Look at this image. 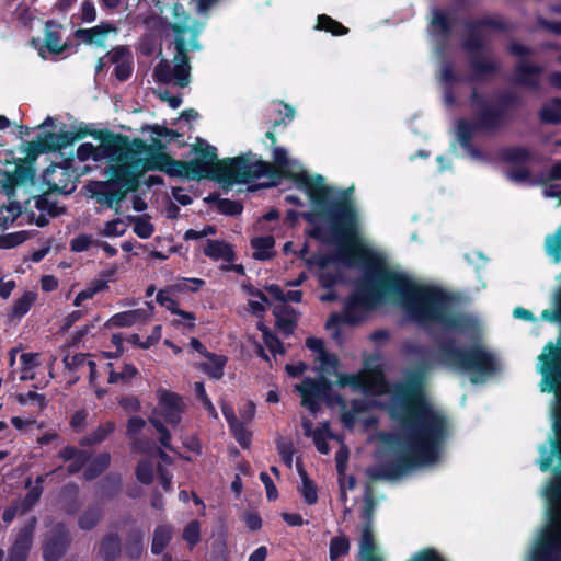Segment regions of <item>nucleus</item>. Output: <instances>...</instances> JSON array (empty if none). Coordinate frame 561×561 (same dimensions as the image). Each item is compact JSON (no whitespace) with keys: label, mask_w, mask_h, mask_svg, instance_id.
Masks as SVG:
<instances>
[{"label":"nucleus","mask_w":561,"mask_h":561,"mask_svg":"<svg viewBox=\"0 0 561 561\" xmlns=\"http://www.w3.org/2000/svg\"><path fill=\"white\" fill-rule=\"evenodd\" d=\"M430 367L410 370L402 382L392 386L389 414L401 426L400 433H382L387 446L380 467L366 470L371 481H398L425 466L436 465L450 436L446 414L430 401L425 387Z\"/></svg>","instance_id":"obj_1"},{"label":"nucleus","mask_w":561,"mask_h":561,"mask_svg":"<svg viewBox=\"0 0 561 561\" xmlns=\"http://www.w3.org/2000/svg\"><path fill=\"white\" fill-rule=\"evenodd\" d=\"M381 300L401 306L420 323H437L461 333L477 329V321L456 311L453 299L446 293L420 285L405 274L387 268L377 270L374 279L367 274L359 280L356 290L345 300L343 313H332L325 328L334 330L332 336L337 339L340 323L354 325L362 322Z\"/></svg>","instance_id":"obj_2"},{"label":"nucleus","mask_w":561,"mask_h":561,"mask_svg":"<svg viewBox=\"0 0 561 561\" xmlns=\"http://www.w3.org/2000/svg\"><path fill=\"white\" fill-rule=\"evenodd\" d=\"M148 149L147 144L135 138L131 142L126 136V149L122 150L121 162L111 163L118 178L140 179L147 171L160 170L171 175L184 176L190 180L210 179L222 183L224 190L231 188L233 183H247L252 179L268 174L272 165L262 160H254L251 152L237 158L219 160L216 148L198 139L192 151L201 154L190 161L174 160L164 152H150L146 158L140 154Z\"/></svg>","instance_id":"obj_3"},{"label":"nucleus","mask_w":561,"mask_h":561,"mask_svg":"<svg viewBox=\"0 0 561 561\" xmlns=\"http://www.w3.org/2000/svg\"><path fill=\"white\" fill-rule=\"evenodd\" d=\"M297 181L304 185L312 204V211H305L302 218L314 224L318 217L332 222L335 229L345 234H352L358 222V213L351 194L354 187L339 191L324 183L322 175L310 176L308 173L299 174Z\"/></svg>","instance_id":"obj_4"},{"label":"nucleus","mask_w":561,"mask_h":561,"mask_svg":"<svg viewBox=\"0 0 561 561\" xmlns=\"http://www.w3.org/2000/svg\"><path fill=\"white\" fill-rule=\"evenodd\" d=\"M174 21L170 27L175 35L173 66L169 60L162 59L153 69V77L162 83L173 82L180 88H186L191 82V65L188 50H199L198 36L204 23L191 18L184 8L175 3L172 8Z\"/></svg>","instance_id":"obj_5"},{"label":"nucleus","mask_w":561,"mask_h":561,"mask_svg":"<svg viewBox=\"0 0 561 561\" xmlns=\"http://www.w3.org/2000/svg\"><path fill=\"white\" fill-rule=\"evenodd\" d=\"M552 348V342H549L539 355L537 365V369L542 376L539 383L540 391L554 394L550 404L552 435L548 438L549 449L547 445L540 446L541 458L538 463L541 471H548L554 458H559L560 463L556 472L560 481L553 483L561 484V348L551 352Z\"/></svg>","instance_id":"obj_6"},{"label":"nucleus","mask_w":561,"mask_h":561,"mask_svg":"<svg viewBox=\"0 0 561 561\" xmlns=\"http://www.w3.org/2000/svg\"><path fill=\"white\" fill-rule=\"evenodd\" d=\"M490 26H497V24L491 19H485L467 25V35L462 42V47L467 51L469 66L472 70L470 80H483L492 77L502 68L501 60L486 47V28Z\"/></svg>","instance_id":"obj_7"},{"label":"nucleus","mask_w":561,"mask_h":561,"mask_svg":"<svg viewBox=\"0 0 561 561\" xmlns=\"http://www.w3.org/2000/svg\"><path fill=\"white\" fill-rule=\"evenodd\" d=\"M439 360L454 369L471 371L472 383H482L496 373L497 363L494 355L482 346L462 350L455 346L454 341L438 344Z\"/></svg>","instance_id":"obj_8"},{"label":"nucleus","mask_w":561,"mask_h":561,"mask_svg":"<svg viewBox=\"0 0 561 561\" xmlns=\"http://www.w3.org/2000/svg\"><path fill=\"white\" fill-rule=\"evenodd\" d=\"M520 105V99L516 92L502 91L496 94L491 103L484 95L480 94L476 87L470 95V106L478 121V127L485 131H492L503 126L511 110Z\"/></svg>","instance_id":"obj_9"},{"label":"nucleus","mask_w":561,"mask_h":561,"mask_svg":"<svg viewBox=\"0 0 561 561\" xmlns=\"http://www.w3.org/2000/svg\"><path fill=\"white\" fill-rule=\"evenodd\" d=\"M22 151L26 156L24 159H19V162L14 164L13 171H2L0 169L1 191L10 198L14 195V187L34 185V162L39 153L49 150L44 137L38 136L36 140L25 141L22 145Z\"/></svg>","instance_id":"obj_10"},{"label":"nucleus","mask_w":561,"mask_h":561,"mask_svg":"<svg viewBox=\"0 0 561 561\" xmlns=\"http://www.w3.org/2000/svg\"><path fill=\"white\" fill-rule=\"evenodd\" d=\"M108 179L106 181L91 182L85 186L89 197L100 205L113 209L115 214H122L121 204L129 193L137 192L139 184L135 178H118L116 170L108 165L105 169Z\"/></svg>","instance_id":"obj_11"},{"label":"nucleus","mask_w":561,"mask_h":561,"mask_svg":"<svg viewBox=\"0 0 561 561\" xmlns=\"http://www.w3.org/2000/svg\"><path fill=\"white\" fill-rule=\"evenodd\" d=\"M94 137L100 140V145L95 147L92 144H82L77 150L79 160L85 161L92 158L94 161L105 159L112 163L121 162L122 150L126 149V136L99 130L95 131Z\"/></svg>","instance_id":"obj_12"},{"label":"nucleus","mask_w":561,"mask_h":561,"mask_svg":"<svg viewBox=\"0 0 561 561\" xmlns=\"http://www.w3.org/2000/svg\"><path fill=\"white\" fill-rule=\"evenodd\" d=\"M431 26L432 34L436 43L435 53L437 56L440 57L438 76L439 82H460L461 78L454 72L453 64L443 55L445 44L449 38L451 32L453 19H450L449 16L442 12L435 11L433 19L431 21Z\"/></svg>","instance_id":"obj_13"},{"label":"nucleus","mask_w":561,"mask_h":561,"mask_svg":"<svg viewBox=\"0 0 561 561\" xmlns=\"http://www.w3.org/2000/svg\"><path fill=\"white\" fill-rule=\"evenodd\" d=\"M295 389L301 396V405L314 414L320 410L319 400L329 397L332 382L328 377L320 375L317 379L306 378L301 383L296 385Z\"/></svg>","instance_id":"obj_14"},{"label":"nucleus","mask_w":561,"mask_h":561,"mask_svg":"<svg viewBox=\"0 0 561 561\" xmlns=\"http://www.w3.org/2000/svg\"><path fill=\"white\" fill-rule=\"evenodd\" d=\"M71 543L69 529L64 523H56L47 531L43 542L44 561H59Z\"/></svg>","instance_id":"obj_15"},{"label":"nucleus","mask_w":561,"mask_h":561,"mask_svg":"<svg viewBox=\"0 0 561 561\" xmlns=\"http://www.w3.org/2000/svg\"><path fill=\"white\" fill-rule=\"evenodd\" d=\"M185 404L180 396L174 392L163 390L160 392L158 405L152 410L151 415L158 419L162 417L172 426L181 422Z\"/></svg>","instance_id":"obj_16"},{"label":"nucleus","mask_w":561,"mask_h":561,"mask_svg":"<svg viewBox=\"0 0 561 561\" xmlns=\"http://www.w3.org/2000/svg\"><path fill=\"white\" fill-rule=\"evenodd\" d=\"M543 71L542 66L523 59L514 67L513 82L525 89L539 91Z\"/></svg>","instance_id":"obj_17"},{"label":"nucleus","mask_w":561,"mask_h":561,"mask_svg":"<svg viewBox=\"0 0 561 561\" xmlns=\"http://www.w3.org/2000/svg\"><path fill=\"white\" fill-rule=\"evenodd\" d=\"M37 519L32 517L19 531L11 549L8 561H26L33 543Z\"/></svg>","instance_id":"obj_18"},{"label":"nucleus","mask_w":561,"mask_h":561,"mask_svg":"<svg viewBox=\"0 0 561 561\" xmlns=\"http://www.w3.org/2000/svg\"><path fill=\"white\" fill-rule=\"evenodd\" d=\"M478 131H484L481 127H478V121L469 122L465 118L459 119L456 131V139L460 146L467 150L472 158H480L478 149L471 147L470 140Z\"/></svg>","instance_id":"obj_19"},{"label":"nucleus","mask_w":561,"mask_h":561,"mask_svg":"<svg viewBox=\"0 0 561 561\" xmlns=\"http://www.w3.org/2000/svg\"><path fill=\"white\" fill-rule=\"evenodd\" d=\"M542 495L547 499V517L550 522H556L561 514V484H554L550 481L542 490Z\"/></svg>","instance_id":"obj_20"},{"label":"nucleus","mask_w":561,"mask_h":561,"mask_svg":"<svg viewBox=\"0 0 561 561\" xmlns=\"http://www.w3.org/2000/svg\"><path fill=\"white\" fill-rule=\"evenodd\" d=\"M51 192H60L57 184H49V188L43 194H34L32 198L35 201V208L41 211H47L51 217H58L66 213V208L58 206L56 202L50 201L49 195Z\"/></svg>","instance_id":"obj_21"},{"label":"nucleus","mask_w":561,"mask_h":561,"mask_svg":"<svg viewBox=\"0 0 561 561\" xmlns=\"http://www.w3.org/2000/svg\"><path fill=\"white\" fill-rule=\"evenodd\" d=\"M359 561H385L383 557L379 553V548L376 543L375 535L362 534L359 540Z\"/></svg>","instance_id":"obj_22"},{"label":"nucleus","mask_w":561,"mask_h":561,"mask_svg":"<svg viewBox=\"0 0 561 561\" xmlns=\"http://www.w3.org/2000/svg\"><path fill=\"white\" fill-rule=\"evenodd\" d=\"M277 327L285 333L290 334L296 325L295 310L286 304H278L273 309Z\"/></svg>","instance_id":"obj_23"},{"label":"nucleus","mask_w":561,"mask_h":561,"mask_svg":"<svg viewBox=\"0 0 561 561\" xmlns=\"http://www.w3.org/2000/svg\"><path fill=\"white\" fill-rule=\"evenodd\" d=\"M83 135L72 131L61 133H46L43 137L48 147V150H60L64 147L71 145L73 141L80 139Z\"/></svg>","instance_id":"obj_24"},{"label":"nucleus","mask_w":561,"mask_h":561,"mask_svg":"<svg viewBox=\"0 0 561 561\" xmlns=\"http://www.w3.org/2000/svg\"><path fill=\"white\" fill-rule=\"evenodd\" d=\"M538 117L541 123L558 125L561 123V99L552 98L543 105L538 112Z\"/></svg>","instance_id":"obj_25"},{"label":"nucleus","mask_w":561,"mask_h":561,"mask_svg":"<svg viewBox=\"0 0 561 561\" xmlns=\"http://www.w3.org/2000/svg\"><path fill=\"white\" fill-rule=\"evenodd\" d=\"M222 413L226 420L228 421L236 439L240 443L242 447H248L250 443V436L243 427V422H240L237 419L232 408L227 404L222 405Z\"/></svg>","instance_id":"obj_26"},{"label":"nucleus","mask_w":561,"mask_h":561,"mask_svg":"<svg viewBox=\"0 0 561 561\" xmlns=\"http://www.w3.org/2000/svg\"><path fill=\"white\" fill-rule=\"evenodd\" d=\"M204 253L211 259H222L227 262H232L234 256L231 245L218 240H208Z\"/></svg>","instance_id":"obj_27"},{"label":"nucleus","mask_w":561,"mask_h":561,"mask_svg":"<svg viewBox=\"0 0 561 561\" xmlns=\"http://www.w3.org/2000/svg\"><path fill=\"white\" fill-rule=\"evenodd\" d=\"M121 539L116 534H107L101 541L100 554L104 561H115L121 554Z\"/></svg>","instance_id":"obj_28"},{"label":"nucleus","mask_w":561,"mask_h":561,"mask_svg":"<svg viewBox=\"0 0 561 561\" xmlns=\"http://www.w3.org/2000/svg\"><path fill=\"white\" fill-rule=\"evenodd\" d=\"M78 486L73 483L65 485L60 493V504L67 514L73 515L78 512L80 503L78 501Z\"/></svg>","instance_id":"obj_29"},{"label":"nucleus","mask_w":561,"mask_h":561,"mask_svg":"<svg viewBox=\"0 0 561 561\" xmlns=\"http://www.w3.org/2000/svg\"><path fill=\"white\" fill-rule=\"evenodd\" d=\"M364 501H365V507L363 511V515H364V518L366 519V522H365L362 534H366L368 531L369 535H374L373 517H374V511L376 507V499L374 495V490H373L371 484L366 485Z\"/></svg>","instance_id":"obj_30"},{"label":"nucleus","mask_w":561,"mask_h":561,"mask_svg":"<svg viewBox=\"0 0 561 561\" xmlns=\"http://www.w3.org/2000/svg\"><path fill=\"white\" fill-rule=\"evenodd\" d=\"M144 531L140 529H133L127 537L125 543V552L133 559H139L144 550Z\"/></svg>","instance_id":"obj_31"},{"label":"nucleus","mask_w":561,"mask_h":561,"mask_svg":"<svg viewBox=\"0 0 561 561\" xmlns=\"http://www.w3.org/2000/svg\"><path fill=\"white\" fill-rule=\"evenodd\" d=\"M172 538V528L168 525H160L153 531L151 552L160 554L169 545Z\"/></svg>","instance_id":"obj_32"},{"label":"nucleus","mask_w":561,"mask_h":561,"mask_svg":"<svg viewBox=\"0 0 561 561\" xmlns=\"http://www.w3.org/2000/svg\"><path fill=\"white\" fill-rule=\"evenodd\" d=\"M7 197L9 199V204L2 205L0 207V213H8L7 216L0 217V225H2L4 228H7L9 224H13L16 218L24 211V203L22 204L14 199L15 194L11 198L9 196Z\"/></svg>","instance_id":"obj_33"},{"label":"nucleus","mask_w":561,"mask_h":561,"mask_svg":"<svg viewBox=\"0 0 561 561\" xmlns=\"http://www.w3.org/2000/svg\"><path fill=\"white\" fill-rule=\"evenodd\" d=\"M55 25L54 22L48 21L45 25V39L44 46L53 54H61L66 49V45L60 44V35L58 32L51 30Z\"/></svg>","instance_id":"obj_34"},{"label":"nucleus","mask_w":561,"mask_h":561,"mask_svg":"<svg viewBox=\"0 0 561 561\" xmlns=\"http://www.w3.org/2000/svg\"><path fill=\"white\" fill-rule=\"evenodd\" d=\"M274 157H275V163L277 164L278 169L282 171V173L284 175H286L287 178H290L293 179L297 186L299 188H302L304 190V185L300 184L298 181H297V176L299 174H302V173H306L305 171H301V172H298V173H295L290 170V159L288 158L287 156V152L284 150V149H276L274 151Z\"/></svg>","instance_id":"obj_35"},{"label":"nucleus","mask_w":561,"mask_h":561,"mask_svg":"<svg viewBox=\"0 0 561 561\" xmlns=\"http://www.w3.org/2000/svg\"><path fill=\"white\" fill-rule=\"evenodd\" d=\"M209 359L208 363L201 364V368L207 373L210 377L215 379H220L224 375V366L227 362V358L221 355L210 354L207 355Z\"/></svg>","instance_id":"obj_36"},{"label":"nucleus","mask_w":561,"mask_h":561,"mask_svg":"<svg viewBox=\"0 0 561 561\" xmlns=\"http://www.w3.org/2000/svg\"><path fill=\"white\" fill-rule=\"evenodd\" d=\"M102 516V508L98 505L89 506L79 516L78 525L83 530H91L100 522Z\"/></svg>","instance_id":"obj_37"},{"label":"nucleus","mask_w":561,"mask_h":561,"mask_svg":"<svg viewBox=\"0 0 561 561\" xmlns=\"http://www.w3.org/2000/svg\"><path fill=\"white\" fill-rule=\"evenodd\" d=\"M275 240L272 236L253 238L252 248L255 250L253 257L256 260H267L272 256L268 252L274 247Z\"/></svg>","instance_id":"obj_38"},{"label":"nucleus","mask_w":561,"mask_h":561,"mask_svg":"<svg viewBox=\"0 0 561 561\" xmlns=\"http://www.w3.org/2000/svg\"><path fill=\"white\" fill-rule=\"evenodd\" d=\"M110 455H99L84 471V478L87 480H93L99 477L110 465Z\"/></svg>","instance_id":"obj_39"},{"label":"nucleus","mask_w":561,"mask_h":561,"mask_svg":"<svg viewBox=\"0 0 561 561\" xmlns=\"http://www.w3.org/2000/svg\"><path fill=\"white\" fill-rule=\"evenodd\" d=\"M145 317L144 310H130L115 314L112 318V323L116 327H129Z\"/></svg>","instance_id":"obj_40"},{"label":"nucleus","mask_w":561,"mask_h":561,"mask_svg":"<svg viewBox=\"0 0 561 561\" xmlns=\"http://www.w3.org/2000/svg\"><path fill=\"white\" fill-rule=\"evenodd\" d=\"M298 470L302 480V486L300 489L301 494L305 499V502L309 505H312L318 500L317 488L301 467H299Z\"/></svg>","instance_id":"obj_41"},{"label":"nucleus","mask_w":561,"mask_h":561,"mask_svg":"<svg viewBox=\"0 0 561 561\" xmlns=\"http://www.w3.org/2000/svg\"><path fill=\"white\" fill-rule=\"evenodd\" d=\"M504 160L513 163H523L531 159L530 150L525 147H512L503 151Z\"/></svg>","instance_id":"obj_42"},{"label":"nucleus","mask_w":561,"mask_h":561,"mask_svg":"<svg viewBox=\"0 0 561 561\" xmlns=\"http://www.w3.org/2000/svg\"><path fill=\"white\" fill-rule=\"evenodd\" d=\"M36 294L34 291L24 293V295L15 301L12 308V317H23L28 311L30 307L34 304Z\"/></svg>","instance_id":"obj_43"},{"label":"nucleus","mask_w":561,"mask_h":561,"mask_svg":"<svg viewBox=\"0 0 561 561\" xmlns=\"http://www.w3.org/2000/svg\"><path fill=\"white\" fill-rule=\"evenodd\" d=\"M115 428V425L113 422H107L104 425H100L92 434L84 437L81 440L82 445H96L104 440L106 436L112 433Z\"/></svg>","instance_id":"obj_44"},{"label":"nucleus","mask_w":561,"mask_h":561,"mask_svg":"<svg viewBox=\"0 0 561 561\" xmlns=\"http://www.w3.org/2000/svg\"><path fill=\"white\" fill-rule=\"evenodd\" d=\"M317 360L320 362L321 375L328 377L335 374V370L339 366V358L335 354L322 352V354L318 356Z\"/></svg>","instance_id":"obj_45"},{"label":"nucleus","mask_w":561,"mask_h":561,"mask_svg":"<svg viewBox=\"0 0 561 561\" xmlns=\"http://www.w3.org/2000/svg\"><path fill=\"white\" fill-rule=\"evenodd\" d=\"M350 550V541L345 536L333 537L330 541V559L335 561L339 557L345 556Z\"/></svg>","instance_id":"obj_46"},{"label":"nucleus","mask_w":561,"mask_h":561,"mask_svg":"<svg viewBox=\"0 0 561 561\" xmlns=\"http://www.w3.org/2000/svg\"><path fill=\"white\" fill-rule=\"evenodd\" d=\"M318 28L331 32L334 35H343L348 32V30L343 26L337 21L331 19L330 16L322 14L318 16Z\"/></svg>","instance_id":"obj_47"},{"label":"nucleus","mask_w":561,"mask_h":561,"mask_svg":"<svg viewBox=\"0 0 561 561\" xmlns=\"http://www.w3.org/2000/svg\"><path fill=\"white\" fill-rule=\"evenodd\" d=\"M149 422L152 424V426L156 428V431L160 434V437H159L160 444L164 448H167L169 450H174L173 446L170 443V440H171V433L164 426L162 421L160 419H158L157 416H154V415H150L149 416Z\"/></svg>","instance_id":"obj_48"},{"label":"nucleus","mask_w":561,"mask_h":561,"mask_svg":"<svg viewBox=\"0 0 561 561\" xmlns=\"http://www.w3.org/2000/svg\"><path fill=\"white\" fill-rule=\"evenodd\" d=\"M28 238L27 231H19L0 236V248L10 249L23 243Z\"/></svg>","instance_id":"obj_49"},{"label":"nucleus","mask_w":561,"mask_h":561,"mask_svg":"<svg viewBox=\"0 0 561 561\" xmlns=\"http://www.w3.org/2000/svg\"><path fill=\"white\" fill-rule=\"evenodd\" d=\"M137 479L145 484H150L153 480V468L150 460H140L136 468Z\"/></svg>","instance_id":"obj_50"},{"label":"nucleus","mask_w":561,"mask_h":561,"mask_svg":"<svg viewBox=\"0 0 561 561\" xmlns=\"http://www.w3.org/2000/svg\"><path fill=\"white\" fill-rule=\"evenodd\" d=\"M218 210L221 214L237 216L242 211V205L239 202L222 198L218 201Z\"/></svg>","instance_id":"obj_51"},{"label":"nucleus","mask_w":561,"mask_h":561,"mask_svg":"<svg viewBox=\"0 0 561 561\" xmlns=\"http://www.w3.org/2000/svg\"><path fill=\"white\" fill-rule=\"evenodd\" d=\"M153 230V225L149 222L147 215L140 216L134 227L135 233L142 239L149 238Z\"/></svg>","instance_id":"obj_52"},{"label":"nucleus","mask_w":561,"mask_h":561,"mask_svg":"<svg viewBox=\"0 0 561 561\" xmlns=\"http://www.w3.org/2000/svg\"><path fill=\"white\" fill-rule=\"evenodd\" d=\"M137 375V369L130 364H126L121 373L111 371L108 376V382L115 383L118 380H130Z\"/></svg>","instance_id":"obj_53"},{"label":"nucleus","mask_w":561,"mask_h":561,"mask_svg":"<svg viewBox=\"0 0 561 561\" xmlns=\"http://www.w3.org/2000/svg\"><path fill=\"white\" fill-rule=\"evenodd\" d=\"M183 539L192 546L199 541V523L197 520L190 522L183 530Z\"/></svg>","instance_id":"obj_54"},{"label":"nucleus","mask_w":561,"mask_h":561,"mask_svg":"<svg viewBox=\"0 0 561 561\" xmlns=\"http://www.w3.org/2000/svg\"><path fill=\"white\" fill-rule=\"evenodd\" d=\"M277 450L283 459V461L290 468L293 462V445L290 442L285 440L284 438L277 439Z\"/></svg>","instance_id":"obj_55"},{"label":"nucleus","mask_w":561,"mask_h":561,"mask_svg":"<svg viewBox=\"0 0 561 561\" xmlns=\"http://www.w3.org/2000/svg\"><path fill=\"white\" fill-rule=\"evenodd\" d=\"M116 27L111 24H102L93 27V44L96 46H104L105 39L111 32H115Z\"/></svg>","instance_id":"obj_56"},{"label":"nucleus","mask_w":561,"mask_h":561,"mask_svg":"<svg viewBox=\"0 0 561 561\" xmlns=\"http://www.w3.org/2000/svg\"><path fill=\"white\" fill-rule=\"evenodd\" d=\"M42 492H43V488L38 486V485H36L30 490V492L26 494V496L24 497V500L21 504V513L22 514H24L28 510H31V507L39 500Z\"/></svg>","instance_id":"obj_57"},{"label":"nucleus","mask_w":561,"mask_h":561,"mask_svg":"<svg viewBox=\"0 0 561 561\" xmlns=\"http://www.w3.org/2000/svg\"><path fill=\"white\" fill-rule=\"evenodd\" d=\"M146 421L139 416H131L127 422L126 435L128 438H135L145 428Z\"/></svg>","instance_id":"obj_58"},{"label":"nucleus","mask_w":561,"mask_h":561,"mask_svg":"<svg viewBox=\"0 0 561 561\" xmlns=\"http://www.w3.org/2000/svg\"><path fill=\"white\" fill-rule=\"evenodd\" d=\"M194 389H195V394H196L197 399L203 403V405L207 409V411L210 414L216 416L217 415L216 410L205 392L204 385L202 382H195Z\"/></svg>","instance_id":"obj_59"},{"label":"nucleus","mask_w":561,"mask_h":561,"mask_svg":"<svg viewBox=\"0 0 561 561\" xmlns=\"http://www.w3.org/2000/svg\"><path fill=\"white\" fill-rule=\"evenodd\" d=\"M87 355L85 354H82V353H79V354H76L73 356H70V355H66L64 357V364L66 366L67 369L69 370H76L78 369L79 367L83 366L84 364H87V359H85Z\"/></svg>","instance_id":"obj_60"},{"label":"nucleus","mask_w":561,"mask_h":561,"mask_svg":"<svg viewBox=\"0 0 561 561\" xmlns=\"http://www.w3.org/2000/svg\"><path fill=\"white\" fill-rule=\"evenodd\" d=\"M507 178L514 182H526L530 180V171L527 168L515 167L507 171Z\"/></svg>","instance_id":"obj_61"},{"label":"nucleus","mask_w":561,"mask_h":561,"mask_svg":"<svg viewBox=\"0 0 561 561\" xmlns=\"http://www.w3.org/2000/svg\"><path fill=\"white\" fill-rule=\"evenodd\" d=\"M263 337H264V343L265 345L268 347V350L273 353H284V348H283V345H282V342L272 333H270L268 331L264 330L263 331Z\"/></svg>","instance_id":"obj_62"},{"label":"nucleus","mask_w":561,"mask_h":561,"mask_svg":"<svg viewBox=\"0 0 561 561\" xmlns=\"http://www.w3.org/2000/svg\"><path fill=\"white\" fill-rule=\"evenodd\" d=\"M507 50L510 54L517 56L519 58H526L533 55V49L517 42H511L507 46Z\"/></svg>","instance_id":"obj_63"},{"label":"nucleus","mask_w":561,"mask_h":561,"mask_svg":"<svg viewBox=\"0 0 561 561\" xmlns=\"http://www.w3.org/2000/svg\"><path fill=\"white\" fill-rule=\"evenodd\" d=\"M341 278V273L339 271H323L320 273L319 279L323 287L329 288L336 284Z\"/></svg>","instance_id":"obj_64"}]
</instances>
